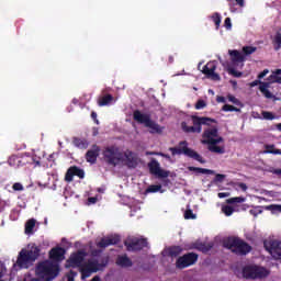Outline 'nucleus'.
<instances>
[{
    "instance_id": "nucleus-21",
    "label": "nucleus",
    "mask_w": 281,
    "mask_h": 281,
    "mask_svg": "<svg viewBox=\"0 0 281 281\" xmlns=\"http://www.w3.org/2000/svg\"><path fill=\"white\" fill-rule=\"evenodd\" d=\"M67 251L63 247H55L49 251V258L50 260H56L57 262H60V260H65V254Z\"/></svg>"
},
{
    "instance_id": "nucleus-18",
    "label": "nucleus",
    "mask_w": 281,
    "mask_h": 281,
    "mask_svg": "<svg viewBox=\"0 0 281 281\" xmlns=\"http://www.w3.org/2000/svg\"><path fill=\"white\" fill-rule=\"evenodd\" d=\"M120 243V236H111V237H103L101 240L97 244V247L100 249H106V247H111V245H117Z\"/></svg>"
},
{
    "instance_id": "nucleus-46",
    "label": "nucleus",
    "mask_w": 281,
    "mask_h": 281,
    "mask_svg": "<svg viewBox=\"0 0 281 281\" xmlns=\"http://www.w3.org/2000/svg\"><path fill=\"white\" fill-rule=\"evenodd\" d=\"M207 106V103H205L204 100H198V102L195 103V109L196 111H201V109H205Z\"/></svg>"
},
{
    "instance_id": "nucleus-4",
    "label": "nucleus",
    "mask_w": 281,
    "mask_h": 281,
    "mask_svg": "<svg viewBox=\"0 0 281 281\" xmlns=\"http://www.w3.org/2000/svg\"><path fill=\"white\" fill-rule=\"evenodd\" d=\"M35 273L44 281H52L55 280V278H58V273H60V266L49 260H44L37 263Z\"/></svg>"
},
{
    "instance_id": "nucleus-57",
    "label": "nucleus",
    "mask_w": 281,
    "mask_h": 281,
    "mask_svg": "<svg viewBox=\"0 0 281 281\" xmlns=\"http://www.w3.org/2000/svg\"><path fill=\"white\" fill-rule=\"evenodd\" d=\"M218 199H227L229 196V192H221L217 194Z\"/></svg>"
},
{
    "instance_id": "nucleus-24",
    "label": "nucleus",
    "mask_w": 281,
    "mask_h": 281,
    "mask_svg": "<svg viewBox=\"0 0 281 281\" xmlns=\"http://www.w3.org/2000/svg\"><path fill=\"white\" fill-rule=\"evenodd\" d=\"M146 128H149V133H151V135L158 134L161 135V133H164V127H161V125L157 124L155 121H153L151 119L149 120V122L145 125Z\"/></svg>"
},
{
    "instance_id": "nucleus-16",
    "label": "nucleus",
    "mask_w": 281,
    "mask_h": 281,
    "mask_svg": "<svg viewBox=\"0 0 281 281\" xmlns=\"http://www.w3.org/2000/svg\"><path fill=\"white\" fill-rule=\"evenodd\" d=\"M202 74L206 76L210 80L218 81L221 80V75L216 74V63L209 61L202 69Z\"/></svg>"
},
{
    "instance_id": "nucleus-40",
    "label": "nucleus",
    "mask_w": 281,
    "mask_h": 281,
    "mask_svg": "<svg viewBox=\"0 0 281 281\" xmlns=\"http://www.w3.org/2000/svg\"><path fill=\"white\" fill-rule=\"evenodd\" d=\"M226 203H228L229 205H234V203H245V198L243 196L231 198L226 200Z\"/></svg>"
},
{
    "instance_id": "nucleus-17",
    "label": "nucleus",
    "mask_w": 281,
    "mask_h": 281,
    "mask_svg": "<svg viewBox=\"0 0 281 281\" xmlns=\"http://www.w3.org/2000/svg\"><path fill=\"white\" fill-rule=\"evenodd\" d=\"M74 177L82 179L85 177V170L80 169L78 166L70 167L65 175V181L71 183V181H74Z\"/></svg>"
},
{
    "instance_id": "nucleus-43",
    "label": "nucleus",
    "mask_w": 281,
    "mask_h": 281,
    "mask_svg": "<svg viewBox=\"0 0 281 281\" xmlns=\"http://www.w3.org/2000/svg\"><path fill=\"white\" fill-rule=\"evenodd\" d=\"M222 212L225 216H232V214H234V209L231 205H223Z\"/></svg>"
},
{
    "instance_id": "nucleus-44",
    "label": "nucleus",
    "mask_w": 281,
    "mask_h": 281,
    "mask_svg": "<svg viewBox=\"0 0 281 281\" xmlns=\"http://www.w3.org/2000/svg\"><path fill=\"white\" fill-rule=\"evenodd\" d=\"M184 218L186 221H194V218H196V214H194V212H192V209H188L186 212H184Z\"/></svg>"
},
{
    "instance_id": "nucleus-59",
    "label": "nucleus",
    "mask_w": 281,
    "mask_h": 281,
    "mask_svg": "<svg viewBox=\"0 0 281 281\" xmlns=\"http://www.w3.org/2000/svg\"><path fill=\"white\" fill-rule=\"evenodd\" d=\"M265 82L260 81V80H255L252 82H250V87H258V85H263Z\"/></svg>"
},
{
    "instance_id": "nucleus-36",
    "label": "nucleus",
    "mask_w": 281,
    "mask_h": 281,
    "mask_svg": "<svg viewBox=\"0 0 281 281\" xmlns=\"http://www.w3.org/2000/svg\"><path fill=\"white\" fill-rule=\"evenodd\" d=\"M265 210L271 212L272 214H280L281 213V204H270L265 206Z\"/></svg>"
},
{
    "instance_id": "nucleus-19",
    "label": "nucleus",
    "mask_w": 281,
    "mask_h": 281,
    "mask_svg": "<svg viewBox=\"0 0 281 281\" xmlns=\"http://www.w3.org/2000/svg\"><path fill=\"white\" fill-rule=\"evenodd\" d=\"M98 157H100V146L92 145V148L86 153V161H88V164H95Z\"/></svg>"
},
{
    "instance_id": "nucleus-33",
    "label": "nucleus",
    "mask_w": 281,
    "mask_h": 281,
    "mask_svg": "<svg viewBox=\"0 0 281 281\" xmlns=\"http://www.w3.org/2000/svg\"><path fill=\"white\" fill-rule=\"evenodd\" d=\"M274 52H280L281 49V32H277L272 41Z\"/></svg>"
},
{
    "instance_id": "nucleus-2",
    "label": "nucleus",
    "mask_w": 281,
    "mask_h": 281,
    "mask_svg": "<svg viewBox=\"0 0 281 281\" xmlns=\"http://www.w3.org/2000/svg\"><path fill=\"white\" fill-rule=\"evenodd\" d=\"M41 257V247L36 244H29L27 249L23 248L18 256L16 265L20 269H30V265L36 262Z\"/></svg>"
},
{
    "instance_id": "nucleus-20",
    "label": "nucleus",
    "mask_w": 281,
    "mask_h": 281,
    "mask_svg": "<svg viewBox=\"0 0 281 281\" xmlns=\"http://www.w3.org/2000/svg\"><path fill=\"white\" fill-rule=\"evenodd\" d=\"M133 120L137 122V124H144L146 126L150 122V114H144L139 110H135L133 112Z\"/></svg>"
},
{
    "instance_id": "nucleus-32",
    "label": "nucleus",
    "mask_w": 281,
    "mask_h": 281,
    "mask_svg": "<svg viewBox=\"0 0 281 281\" xmlns=\"http://www.w3.org/2000/svg\"><path fill=\"white\" fill-rule=\"evenodd\" d=\"M111 102H113V95L111 94H105L98 100L100 106H108Z\"/></svg>"
},
{
    "instance_id": "nucleus-64",
    "label": "nucleus",
    "mask_w": 281,
    "mask_h": 281,
    "mask_svg": "<svg viewBox=\"0 0 281 281\" xmlns=\"http://www.w3.org/2000/svg\"><path fill=\"white\" fill-rule=\"evenodd\" d=\"M90 281H100V277L99 276H94Z\"/></svg>"
},
{
    "instance_id": "nucleus-7",
    "label": "nucleus",
    "mask_w": 281,
    "mask_h": 281,
    "mask_svg": "<svg viewBox=\"0 0 281 281\" xmlns=\"http://www.w3.org/2000/svg\"><path fill=\"white\" fill-rule=\"evenodd\" d=\"M169 153L175 157L176 155H184L186 157H190V159H194L200 164H205V159L194 149L188 147V140H181L178 147H170Z\"/></svg>"
},
{
    "instance_id": "nucleus-56",
    "label": "nucleus",
    "mask_w": 281,
    "mask_h": 281,
    "mask_svg": "<svg viewBox=\"0 0 281 281\" xmlns=\"http://www.w3.org/2000/svg\"><path fill=\"white\" fill-rule=\"evenodd\" d=\"M91 119L97 123L100 124V121L98 120V113L94 111L91 112Z\"/></svg>"
},
{
    "instance_id": "nucleus-50",
    "label": "nucleus",
    "mask_w": 281,
    "mask_h": 281,
    "mask_svg": "<svg viewBox=\"0 0 281 281\" xmlns=\"http://www.w3.org/2000/svg\"><path fill=\"white\" fill-rule=\"evenodd\" d=\"M263 120H276V115H273L271 112L263 111L262 112Z\"/></svg>"
},
{
    "instance_id": "nucleus-45",
    "label": "nucleus",
    "mask_w": 281,
    "mask_h": 281,
    "mask_svg": "<svg viewBox=\"0 0 281 281\" xmlns=\"http://www.w3.org/2000/svg\"><path fill=\"white\" fill-rule=\"evenodd\" d=\"M159 190H161V184H151L147 188L146 192L155 193L159 192Z\"/></svg>"
},
{
    "instance_id": "nucleus-47",
    "label": "nucleus",
    "mask_w": 281,
    "mask_h": 281,
    "mask_svg": "<svg viewBox=\"0 0 281 281\" xmlns=\"http://www.w3.org/2000/svg\"><path fill=\"white\" fill-rule=\"evenodd\" d=\"M249 214H251V216H258L262 214V210L260 209V206H256L255 209H251L249 211Z\"/></svg>"
},
{
    "instance_id": "nucleus-25",
    "label": "nucleus",
    "mask_w": 281,
    "mask_h": 281,
    "mask_svg": "<svg viewBox=\"0 0 281 281\" xmlns=\"http://www.w3.org/2000/svg\"><path fill=\"white\" fill-rule=\"evenodd\" d=\"M214 247V243H195L193 244V249H198V251H202V254H207V251L212 250Z\"/></svg>"
},
{
    "instance_id": "nucleus-35",
    "label": "nucleus",
    "mask_w": 281,
    "mask_h": 281,
    "mask_svg": "<svg viewBox=\"0 0 281 281\" xmlns=\"http://www.w3.org/2000/svg\"><path fill=\"white\" fill-rule=\"evenodd\" d=\"M34 227H36V220L31 218L25 223V234H33Z\"/></svg>"
},
{
    "instance_id": "nucleus-9",
    "label": "nucleus",
    "mask_w": 281,
    "mask_h": 281,
    "mask_svg": "<svg viewBox=\"0 0 281 281\" xmlns=\"http://www.w3.org/2000/svg\"><path fill=\"white\" fill-rule=\"evenodd\" d=\"M10 166H14L15 168H23V166L36 164V166H41V160H36L34 156L30 154H21L13 155L9 158Z\"/></svg>"
},
{
    "instance_id": "nucleus-8",
    "label": "nucleus",
    "mask_w": 281,
    "mask_h": 281,
    "mask_svg": "<svg viewBox=\"0 0 281 281\" xmlns=\"http://www.w3.org/2000/svg\"><path fill=\"white\" fill-rule=\"evenodd\" d=\"M269 270L259 266H246L243 268V277L246 280H262L269 276Z\"/></svg>"
},
{
    "instance_id": "nucleus-38",
    "label": "nucleus",
    "mask_w": 281,
    "mask_h": 281,
    "mask_svg": "<svg viewBox=\"0 0 281 281\" xmlns=\"http://www.w3.org/2000/svg\"><path fill=\"white\" fill-rule=\"evenodd\" d=\"M227 74H229V76H234V78H240L243 76V72L234 69L233 67L228 66L226 68Z\"/></svg>"
},
{
    "instance_id": "nucleus-34",
    "label": "nucleus",
    "mask_w": 281,
    "mask_h": 281,
    "mask_svg": "<svg viewBox=\"0 0 281 281\" xmlns=\"http://www.w3.org/2000/svg\"><path fill=\"white\" fill-rule=\"evenodd\" d=\"M265 155H281V149H276V145H265Z\"/></svg>"
},
{
    "instance_id": "nucleus-55",
    "label": "nucleus",
    "mask_w": 281,
    "mask_h": 281,
    "mask_svg": "<svg viewBox=\"0 0 281 281\" xmlns=\"http://www.w3.org/2000/svg\"><path fill=\"white\" fill-rule=\"evenodd\" d=\"M267 74H269V69L262 70V71L258 75V79H259V80H262V78H265V76H267Z\"/></svg>"
},
{
    "instance_id": "nucleus-61",
    "label": "nucleus",
    "mask_w": 281,
    "mask_h": 281,
    "mask_svg": "<svg viewBox=\"0 0 281 281\" xmlns=\"http://www.w3.org/2000/svg\"><path fill=\"white\" fill-rule=\"evenodd\" d=\"M5 209V201L0 199V212Z\"/></svg>"
},
{
    "instance_id": "nucleus-1",
    "label": "nucleus",
    "mask_w": 281,
    "mask_h": 281,
    "mask_svg": "<svg viewBox=\"0 0 281 281\" xmlns=\"http://www.w3.org/2000/svg\"><path fill=\"white\" fill-rule=\"evenodd\" d=\"M203 139L202 144L207 146V150L210 153H215V155H225V146H218V144H223L225 139L223 136H218V127L210 126L204 128L202 134Z\"/></svg>"
},
{
    "instance_id": "nucleus-58",
    "label": "nucleus",
    "mask_w": 281,
    "mask_h": 281,
    "mask_svg": "<svg viewBox=\"0 0 281 281\" xmlns=\"http://www.w3.org/2000/svg\"><path fill=\"white\" fill-rule=\"evenodd\" d=\"M216 102H220V103H222V104H225V102H227V101L225 100V97L217 95V97H216Z\"/></svg>"
},
{
    "instance_id": "nucleus-22",
    "label": "nucleus",
    "mask_w": 281,
    "mask_h": 281,
    "mask_svg": "<svg viewBox=\"0 0 281 281\" xmlns=\"http://www.w3.org/2000/svg\"><path fill=\"white\" fill-rule=\"evenodd\" d=\"M271 256L276 260L281 259V241L280 240H273L270 243V249H269Z\"/></svg>"
},
{
    "instance_id": "nucleus-15",
    "label": "nucleus",
    "mask_w": 281,
    "mask_h": 281,
    "mask_svg": "<svg viewBox=\"0 0 281 281\" xmlns=\"http://www.w3.org/2000/svg\"><path fill=\"white\" fill-rule=\"evenodd\" d=\"M123 161H125V166L131 169H135L139 166V157H137V154L131 149L123 153Z\"/></svg>"
},
{
    "instance_id": "nucleus-26",
    "label": "nucleus",
    "mask_w": 281,
    "mask_h": 281,
    "mask_svg": "<svg viewBox=\"0 0 281 281\" xmlns=\"http://www.w3.org/2000/svg\"><path fill=\"white\" fill-rule=\"evenodd\" d=\"M269 87H270L269 82L261 83L259 86V91L262 93V95H265V98H267V100H278V98H276V95H273V93L269 91Z\"/></svg>"
},
{
    "instance_id": "nucleus-12",
    "label": "nucleus",
    "mask_w": 281,
    "mask_h": 281,
    "mask_svg": "<svg viewBox=\"0 0 281 281\" xmlns=\"http://www.w3.org/2000/svg\"><path fill=\"white\" fill-rule=\"evenodd\" d=\"M102 267H106V263H99L98 260L88 261L80 268L81 279L85 280L87 278H91V273H98Z\"/></svg>"
},
{
    "instance_id": "nucleus-41",
    "label": "nucleus",
    "mask_w": 281,
    "mask_h": 281,
    "mask_svg": "<svg viewBox=\"0 0 281 281\" xmlns=\"http://www.w3.org/2000/svg\"><path fill=\"white\" fill-rule=\"evenodd\" d=\"M269 83H273L277 82V85H281V77H279L278 75H274V72H272L269 77H268Z\"/></svg>"
},
{
    "instance_id": "nucleus-54",
    "label": "nucleus",
    "mask_w": 281,
    "mask_h": 281,
    "mask_svg": "<svg viewBox=\"0 0 281 281\" xmlns=\"http://www.w3.org/2000/svg\"><path fill=\"white\" fill-rule=\"evenodd\" d=\"M237 188H240L243 192H247V184L245 182H238Z\"/></svg>"
},
{
    "instance_id": "nucleus-11",
    "label": "nucleus",
    "mask_w": 281,
    "mask_h": 281,
    "mask_svg": "<svg viewBox=\"0 0 281 281\" xmlns=\"http://www.w3.org/2000/svg\"><path fill=\"white\" fill-rule=\"evenodd\" d=\"M127 251H142L148 247V239L139 237H130L124 241Z\"/></svg>"
},
{
    "instance_id": "nucleus-5",
    "label": "nucleus",
    "mask_w": 281,
    "mask_h": 281,
    "mask_svg": "<svg viewBox=\"0 0 281 281\" xmlns=\"http://www.w3.org/2000/svg\"><path fill=\"white\" fill-rule=\"evenodd\" d=\"M192 124L193 126H189L188 123L182 122L181 123V128L184 133H202L203 126H210L211 124H216L215 119H211L207 116H196V115H191Z\"/></svg>"
},
{
    "instance_id": "nucleus-10",
    "label": "nucleus",
    "mask_w": 281,
    "mask_h": 281,
    "mask_svg": "<svg viewBox=\"0 0 281 281\" xmlns=\"http://www.w3.org/2000/svg\"><path fill=\"white\" fill-rule=\"evenodd\" d=\"M198 261H199V254L187 252L176 260V267L177 269H188V267H192V265H196Z\"/></svg>"
},
{
    "instance_id": "nucleus-60",
    "label": "nucleus",
    "mask_w": 281,
    "mask_h": 281,
    "mask_svg": "<svg viewBox=\"0 0 281 281\" xmlns=\"http://www.w3.org/2000/svg\"><path fill=\"white\" fill-rule=\"evenodd\" d=\"M88 201L90 202V203H98V198H95V196H91V198H88Z\"/></svg>"
},
{
    "instance_id": "nucleus-53",
    "label": "nucleus",
    "mask_w": 281,
    "mask_h": 281,
    "mask_svg": "<svg viewBox=\"0 0 281 281\" xmlns=\"http://www.w3.org/2000/svg\"><path fill=\"white\" fill-rule=\"evenodd\" d=\"M224 27H226V30H229L232 27V19L231 18H226L224 20Z\"/></svg>"
},
{
    "instance_id": "nucleus-42",
    "label": "nucleus",
    "mask_w": 281,
    "mask_h": 281,
    "mask_svg": "<svg viewBox=\"0 0 281 281\" xmlns=\"http://www.w3.org/2000/svg\"><path fill=\"white\" fill-rule=\"evenodd\" d=\"M258 49L256 46H244L243 47V53L245 56H250V54H254Z\"/></svg>"
},
{
    "instance_id": "nucleus-63",
    "label": "nucleus",
    "mask_w": 281,
    "mask_h": 281,
    "mask_svg": "<svg viewBox=\"0 0 281 281\" xmlns=\"http://www.w3.org/2000/svg\"><path fill=\"white\" fill-rule=\"evenodd\" d=\"M274 76H281V69H277L274 72H273Z\"/></svg>"
},
{
    "instance_id": "nucleus-27",
    "label": "nucleus",
    "mask_w": 281,
    "mask_h": 281,
    "mask_svg": "<svg viewBox=\"0 0 281 281\" xmlns=\"http://www.w3.org/2000/svg\"><path fill=\"white\" fill-rule=\"evenodd\" d=\"M228 54L231 56V60L233 65H236L238 63H245V56L240 54L238 50H228Z\"/></svg>"
},
{
    "instance_id": "nucleus-48",
    "label": "nucleus",
    "mask_w": 281,
    "mask_h": 281,
    "mask_svg": "<svg viewBox=\"0 0 281 281\" xmlns=\"http://www.w3.org/2000/svg\"><path fill=\"white\" fill-rule=\"evenodd\" d=\"M225 177L226 176L223 173L215 175L214 183H223V181H225Z\"/></svg>"
},
{
    "instance_id": "nucleus-3",
    "label": "nucleus",
    "mask_w": 281,
    "mask_h": 281,
    "mask_svg": "<svg viewBox=\"0 0 281 281\" xmlns=\"http://www.w3.org/2000/svg\"><path fill=\"white\" fill-rule=\"evenodd\" d=\"M224 249H229L236 256H247L251 251V246L240 237H226L222 240Z\"/></svg>"
},
{
    "instance_id": "nucleus-39",
    "label": "nucleus",
    "mask_w": 281,
    "mask_h": 281,
    "mask_svg": "<svg viewBox=\"0 0 281 281\" xmlns=\"http://www.w3.org/2000/svg\"><path fill=\"white\" fill-rule=\"evenodd\" d=\"M213 23L215 24L216 30H218L221 27V13H214L211 16Z\"/></svg>"
},
{
    "instance_id": "nucleus-52",
    "label": "nucleus",
    "mask_w": 281,
    "mask_h": 281,
    "mask_svg": "<svg viewBox=\"0 0 281 281\" xmlns=\"http://www.w3.org/2000/svg\"><path fill=\"white\" fill-rule=\"evenodd\" d=\"M227 98H228V101L232 102L233 104H237V105L240 104V101L236 97L229 94Z\"/></svg>"
},
{
    "instance_id": "nucleus-29",
    "label": "nucleus",
    "mask_w": 281,
    "mask_h": 281,
    "mask_svg": "<svg viewBox=\"0 0 281 281\" xmlns=\"http://www.w3.org/2000/svg\"><path fill=\"white\" fill-rule=\"evenodd\" d=\"M72 144L76 148H80L81 150H87V148H89V142L86 138L75 137Z\"/></svg>"
},
{
    "instance_id": "nucleus-30",
    "label": "nucleus",
    "mask_w": 281,
    "mask_h": 281,
    "mask_svg": "<svg viewBox=\"0 0 281 281\" xmlns=\"http://www.w3.org/2000/svg\"><path fill=\"white\" fill-rule=\"evenodd\" d=\"M234 3L239 8H245V0H228V7L231 12H238V8H234Z\"/></svg>"
},
{
    "instance_id": "nucleus-51",
    "label": "nucleus",
    "mask_w": 281,
    "mask_h": 281,
    "mask_svg": "<svg viewBox=\"0 0 281 281\" xmlns=\"http://www.w3.org/2000/svg\"><path fill=\"white\" fill-rule=\"evenodd\" d=\"M76 276H78V272L70 270L67 274V281H75Z\"/></svg>"
},
{
    "instance_id": "nucleus-31",
    "label": "nucleus",
    "mask_w": 281,
    "mask_h": 281,
    "mask_svg": "<svg viewBox=\"0 0 281 281\" xmlns=\"http://www.w3.org/2000/svg\"><path fill=\"white\" fill-rule=\"evenodd\" d=\"M190 172H198V175H214V170L201 167H189Z\"/></svg>"
},
{
    "instance_id": "nucleus-49",
    "label": "nucleus",
    "mask_w": 281,
    "mask_h": 281,
    "mask_svg": "<svg viewBox=\"0 0 281 281\" xmlns=\"http://www.w3.org/2000/svg\"><path fill=\"white\" fill-rule=\"evenodd\" d=\"M12 190H14V192H23L24 188L22 183L15 182L12 186Z\"/></svg>"
},
{
    "instance_id": "nucleus-13",
    "label": "nucleus",
    "mask_w": 281,
    "mask_h": 281,
    "mask_svg": "<svg viewBox=\"0 0 281 281\" xmlns=\"http://www.w3.org/2000/svg\"><path fill=\"white\" fill-rule=\"evenodd\" d=\"M85 258H87V251L86 250H78L76 252H72L70 257L66 261L67 268L76 269V267H82V262H85Z\"/></svg>"
},
{
    "instance_id": "nucleus-37",
    "label": "nucleus",
    "mask_w": 281,
    "mask_h": 281,
    "mask_svg": "<svg viewBox=\"0 0 281 281\" xmlns=\"http://www.w3.org/2000/svg\"><path fill=\"white\" fill-rule=\"evenodd\" d=\"M222 111H224L225 113H229V112L240 113L239 108H236V106L231 105V104H224L222 106Z\"/></svg>"
},
{
    "instance_id": "nucleus-14",
    "label": "nucleus",
    "mask_w": 281,
    "mask_h": 281,
    "mask_svg": "<svg viewBox=\"0 0 281 281\" xmlns=\"http://www.w3.org/2000/svg\"><path fill=\"white\" fill-rule=\"evenodd\" d=\"M147 166L149 168L150 175L158 177V179H167V177H169L170 175L169 171L161 169L159 161H157V159L155 158H153Z\"/></svg>"
},
{
    "instance_id": "nucleus-28",
    "label": "nucleus",
    "mask_w": 281,
    "mask_h": 281,
    "mask_svg": "<svg viewBox=\"0 0 281 281\" xmlns=\"http://www.w3.org/2000/svg\"><path fill=\"white\" fill-rule=\"evenodd\" d=\"M183 248L181 246H170L167 248V256H169V258H177L181 256Z\"/></svg>"
},
{
    "instance_id": "nucleus-23",
    "label": "nucleus",
    "mask_w": 281,
    "mask_h": 281,
    "mask_svg": "<svg viewBox=\"0 0 281 281\" xmlns=\"http://www.w3.org/2000/svg\"><path fill=\"white\" fill-rule=\"evenodd\" d=\"M116 265L123 269H128V267H133V260L128 258V255H119L116 258Z\"/></svg>"
},
{
    "instance_id": "nucleus-6",
    "label": "nucleus",
    "mask_w": 281,
    "mask_h": 281,
    "mask_svg": "<svg viewBox=\"0 0 281 281\" xmlns=\"http://www.w3.org/2000/svg\"><path fill=\"white\" fill-rule=\"evenodd\" d=\"M103 159L108 166H120L124 164V151L120 147L112 145L103 149Z\"/></svg>"
},
{
    "instance_id": "nucleus-62",
    "label": "nucleus",
    "mask_w": 281,
    "mask_h": 281,
    "mask_svg": "<svg viewBox=\"0 0 281 281\" xmlns=\"http://www.w3.org/2000/svg\"><path fill=\"white\" fill-rule=\"evenodd\" d=\"M272 173L277 175L278 177H281V169H273Z\"/></svg>"
}]
</instances>
